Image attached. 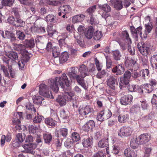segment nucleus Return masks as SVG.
<instances>
[{"instance_id": "f257e3e1", "label": "nucleus", "mask_w": 157, "mask_h": 157, "mask_svg": "<svg viewBox=\"0 0 157 157\" xmlns=\"http://www.w3.org/2000/svg\"><path fill=\"white\" fill-rule=\"evenodd\" d=\"M48 83L51 89L56 93H57L58 91L59 86L62 88L64 87L65 85L67 87L69 86V82L65 73H63L61 77H57L54 79L49 80Z\"/></svg>"}, {"instance_id": "f03ea898", "label": "nucleus", "mask_w": 157, "mask_h": 157, "mask_svg": "<svg viewBox=\"0 0 157 157\" xmlns=\"http://www.w3.org/2000/svg\"><path fill=\"white\" fill-rule=\"evenodd\" d=\"M79 71L80 74L73 77L76 80L79 85L85 90H87L88 87L85 82L84 78L86 76L89 75L88 68L84 64H82L79 66Z\"/></svg>"}, {"instance_id": "7ed1b4c3", "label": "nucleus", "mask_w": 157, "mask_h": 157, "mask_svg": "<svg viewBox=\"0 0 157 157\" xmlns=\"http://www.w3.org/2000/svg\"><path fill=\"white\" fill-rule=\"evenodd\" d=\"M78 30L79 33H75L74 37L78 44L82 47L84 46V44L83 42V37L81 35V34L84 33L85 30V28L84 26L80 25L79 26Z\"/></svg>"}, {"instance_id": "20e7f679", "label": "nucleus", "mask_w": 157, "mask_h": 157, "mask_svg": "<svg viewBox=\"0 0 157 157\" xmlns=\"http://www.w3.org/2000/svg\"><path fill=\"white\" fill-rule=\"evenodd\" d=\"M39 94L46 98L50 99H53L54 97L51 93L49 90L48 86L44 84H41L39 86Z\"/></svg>"}, {"instance_id": "39448f33", "label": "nucleus", "mask_w": 157, "mask_h": 157, "mask_svg": "<svg viewBox=\"0 0 157 157\" xmlns=\"http://www.w3.org/2000/svg\"><path fill=\"white\" fill-rule=\"evenodd\" d=\"M13 45L14 49L17 51H21V53L23 56V60H25L26 61H27V60L29 59V53L26 49H23V48H25L24 45L22 44L14 43H13Z\"/></svg>"}, {"instance_id": "423d86ee", "label": "nucleus", "mask_w": 157, "mask_h": 157, "mask_svg": "<svg viewBox=\"0 0 157 157\" xmlns=\"http://www.w3.org/2000/svg\"><path fill=\"white\" fill-rule=\"evenodd\" d=\"M16 117L13 118L12 121L13 124L15 125V128L17 130L20 132L22 129V126L21 124L20 120L23 119L22 112H19L16 114Z\"/></svg>"}, {"instance_id": "0eeeda50", "label": "nucleus", "mask_w": 157, "mask_h": 157, "mask_svg": "<svg viewBox=\"0 0 157 157\" xmlns=\"http://www.w3.org/2000/svg\"><path fill=\"white\" fill-rule=\"evenodd\" d=\"M131 76V73L128 71H126L124 74V77L120 78L119 84L121 89H122L124 85H126L128 84Z\"/></svg>"}, {"instance_id": "6e6552de", "label": "nucleus", "mask_w": 157, "mask_h": 157, "mask_svg": "<svg viewBox=\"0 0 157 157\" xmlns=\"http://www.w3.org/2000/svg\"><path fill=\"white\" fill-rule=\"evenodd\" d=\"M132 132V128L126 126L121 127L117 132L118 135L122 137L129 136L131 135Z\"/></svg>"}, {"instance_id": "1a4fd4ad", "label": "nucleus", "mask_w": 157, "mask_h": 157, "mask_svg": "<svg viewBox=\"0 0 157 157\" xmlns=\"http://www.w3.org/2000/svg\"><path fill=\"white\" fill-rule=\"evenodd\" d=\"M139 51L144 56H146L149 54L150 49L149 46L146 43H139L137 45Z\"/></svg>"}, {"instance_id": "9d476101", "label": "nucleus", "mask_w": 157, "mask_h": 157, "mask_svg": "<svg viewBox=\"0 0 157 157\" xmlns=\"http://www.w3.org/2000/svg\"><path fill=\"white\" fill-rule=\"evenodd\" d=\"M79 114L82 116L87 115L89 113L93 112V108L88 105H80L78 108Z\"/></svg>"}, {"instance_id": "9b49d317", "label": "nucleus", "mask_w": 157, "mask_h": 157, "mask_svg": "<svg viewBox=\"0 0 157 157\" xmlns=\"http://www.w3.org/2000/svg\"><path fill=\"white\" fill-rule=\"evenodd\" d=\"M123 34L125 38L128 43V52L131 55H133L134 54L135 50L133 48H132L131 46L130 45L132 44V41L129 37V34L126 31L123 32Z\"/></svg>"}, {"instance_id": "f8f14e48", "label": "nucleus", "mask_w": 157, "mask_h": 157, "mask_svg": "<svg viewBox=\"0 0 157 157\" xmlns=\"http://www.w3.org/2000/svg\"><path fill=\"white\" fill-rule=\"evenodd\" d=\"M150 84H144L141 86L138 92L140 94L147 93L151 92L154 89Z\"/></svg>"}, {"instance_id": "ddd939ff", "label": "nucleus", "mask_w": 157, "mask_h": 157, "mask_svg": "<svg viewBox=\"0 0 157 157\" xmlns=\"http://www.w3.org/2000/svg\"><path fill=\"white\" fill-rule=\"evenodd\" d=\"M124 67L121 64H118L113 67L112 70L113 73L117 75L122 74L124 71Z\"/></svg>"}, {"instance_id": "4468645a", "label": "nucleus", "mask_w": 157, "mask_h": 157, "mask_svg": "<svg viewBox=\"0 0 157 157\" xmlns=\"http://www.w3.org/2000/svg\"><path fill=\"white\" fill-rule=\"evenodd\" d=\"M30 110L32 113H34L35 117L33 120L34 122L37 123H40L44 119V117L40 115L37 113H36V109L33 106H30Z\"/></svg>"}, {"instance_id": "2eb2a0df", "label": "nucleus", "mask_w": 157, "mask_h": 157, "mask_svg": "<svg viewBox=\"0 0 157 157\" xmlns=\"http://www.w3.org/2000/svg\"><path fill=\"white\" fill-rule=\"evenodd\" d=\"M95 126L94 121L93 120H90L82 126V129L85 132H88L91 131Z\"/></svg>"}, {"instance_id": "dca6fc26", "label": "nucleus", "mask_w": 157, "mask_h": 157, "mask_svg": "<svg viewBox=\"0 0 157 157\" xmlns=\"http://www.w3.org/2000/svg\"><path fill=\"white\" fill-rule=\"evenodd\" d=\"M132 100V96L131 95H127L122 97L120 99L121 105H129Z\"/></svg>"}, {"instance_id": "f3484780", "label": "nucleus", "mask_w": 157, "mask_h": 157, "mask_svg": "<svg viewBox=\"0 0 157 157\" xmlns=\"http://www.w3.org/2000/svg\"><path fill=\"white\" fill-rule=\"evenodd\" d=\"M138 139L140 144H142L149 141L150 136L147 134H143L140 136Z\"/></svg>"}, {"instance_id": "a211bd4d", "label": "nucleus", "mask_w": 157, "mask_h": 157, "mask_svg": "<svg viewBox=\"0 0 157 157\" xmlns=\"http://www.w3.org/2000/svg\"><path fill=\"white\" fill-rule=\"evenodd\" d=\"M107 84L111 89H115L116 86L118 85L117 79L113 77H111L108 80Z\"/></svg>"}, {"instance_id": "6ab92c4d", "label": "nucleus", "mask_w": 157, "mask_h": 157, "mask_svg": "<svg viewBox=\"0 0 157 157\" xmlns=\"http://www.w3.org/2000/svg\"><path fill=\"white\" fill-rule=\"evenodd\" d=\"M144 26L145 30L143 34V37L144 38H146L147 36V35L150 33L151 31L153 26L152 23L145 24Z\"/></svg>"}, {"instance_id": "aec40b11", "label": "nucleus", "mask_w": 157, "mask_h": 157, "mask_svg": "<svg viewBox=\"0 0 157 157\" xmlns=\"http://www.w3.org/2000/svg\"><path fill=\"white\" fill-rule=\"evenodd\" d=\"M124 154L126 157H136L137 155L134 149H131L130 148L126 149L124 151Z\"/></svg>"}, {"instance_id": "412c9836", "label": "nucleus", "mask_w": 157, "mask_h": 157, "mask_svg": "<svg viewBox=\"0 0 157 157\" xmlns=\"http://www.w3.org/2000/svg\"><path fill=\"white\" fill-rule=\"evenodd\" d=\"M112 5L116 10H120L123 7L122 2L121 0H113Z\"/></svg>"}, {"instance_id": "4be33fe9", "label": "nucleus", "mask_w": 157, "mask_h": 157, "mask_svg": "<svg viewBox=\"0 0 157 157\" xmlns=\"http://www.w3.org/2000/svg\"><path fill=\"white\" fill-rule=\"evenodd\" d=\"M94 32V29L93 27L92 26H90L85 34L86 37L88 39H91L93 36Z\"/></svg>"}, {"instance_id": "5701e85b", "label": "nucleus", "mask_w": 157, "mask_h": 157, "mask_svg": "<svg viewBox=\"0 0 157 157\" xmlns=\"http://www.w3.org/2000/svg\"><path fill=\"white\" fill-rule=\"evenodd\" d=\"M82 143L84 147H88L92 146L93 142L92 139L89 137L87 139H83L82 140Z\"/></svg>"}, {"instance_id": "b1692460", "label": "nucleus", "mask_w": 157, "mask_h": 157, "mask_svg": "<svg viewBox=\"0 0 157 157\" xmlns=\"http://www.w3.org/2000/svg\"><path fill=\"white\" fill-rule=\"evenodd\" d=\"M139 144H140L138 139L137 137H134L130 141V145L131 147L133 149L137 148Z\"/></svg>"}, {"instance_id": "393cba45", "label": "nucleus", "mask_w": 157, "mask_h": 157, "mask_svg": "<svg viewBox=\"0 0 157 157\" xmlns=\"http://www.w3.org/2000/svg\"><path fill=\"white\" fill-rule=\"evenodd\" d=\"M63 94V97H64L66 101H71L74 95V93L71 91L64 92Z\"/></svg>"}, {"instance_id": "a878e982", "label": "nucleus", "mask_w": 157, "mask_h": 157, "mask_svg": "<svg viewBox=\"0 0 157 157\" xmlns=\"http://www.w3.org/2000/svg\"><path fill=\"white\" fill-rule=\"evenodd\" d=\"M69 58L68 53L66 52H63L61 55L59 57V61L60 63H63L67 61Z\"/></svg>"}, {"instance_id": "bb28decb", "label": "nucleus", "mask_w": 157, "mask_h": 157, "mask_svg": "<svg viewBox=\"0 0 157 157\" xmlns=\"http://www.w3.org/2000/svg\"><path fill=\"white\" fill-rule=\"evenodd\" d=\"M56 101L58 102L61 106H63L66 105V101L63 97V96L59 95L56 99Z\"/></svg>"}, {"instance_id": "cd10ccee", "label": "nucleus", "mask_w": 157, "mask_h": 157, "mask_svg": "<svg viewBox=\"0 0 157 157\" xmlns=\"http://www.w3.org/2000/svg\"><path fill=\"white\" fill-rule=\"evenodd\" d=\"M32 100L34 104L37 105L41 104L42 101L44 99L42 97L39 95H34L32 98Z\"/></svg>"}, {"instance_id": "c85d7f7f", "label": "nucleus", "mask_w": 157, "mask_h": 157, "mask_svg": "<svg viewBox=\"0 0 157 157\" xmlns=\"http://www.w3.org/2000/svg\"><path fill=\"white\" fill-rule=\"evenodd\" d=\"M113 56L114 59L117 61L120 60L121 56L120 51L118 50L112 51Z\"/></svg>"}, {"instance_id": "c756f323", "label": "nucleus", "mask_w": 157, "mask_h": 157, "mask_svg": "<svg viewBox=\"0 0 157 157\" xmlns=\"http://www.w3.org/2000/svg\"><path fill=\"white\" fill-rule=\"evenodd\" d=\"M59 9L60 11L62 12L63 13H66L69 12L71 11V8L69 5H64L60 6Z\"/></svg>"}, {"instance_id": "7c9ffc66", "label": "nucleus", "mask_w": 157, "mask_h": 157, "mask_svg": "<svg viewBox=\"0 0 157 157\" xmlns=\"http://www.w3.org/2000/svg\"><path fill=\"white\" fill-rule=\"evenodd\" d=\"M108 139H102L100 140L98 143V145L100 147H105L109 145L108 140Z\"/></svg>"}, {"instance_id": "2f4dec72", "label": "nucleus", "mask_w": 157, "mask_h": 157, "mask_svg": "<svg viewBox=\"0 0 157 157\" xmlns=\"http://www.w3.org/2000/svg\"><path fill=\"white\" fill-rule=\"evenodd\" d=\"M98 6L100 9L105 12V13L109 12L111 10V7L107 4L103 5H98Z\"/></svg>"}, {"instance_id": "473e14b6", "label": "nucleus", "mask_w": 157, "mask_h": 157, "mask_svg": "<svg viewBox=\"0 0 157 157\" xmlns=\"http://www.w3.org/2000/svg\"><path fill=\"white\" fill-rule=\"evenodd\" d=\"M125 64L126 66L129 65L131 63H132L133 65H135L136 64V60L132 58L126 57H125Z\"/></svg>"}, {"instance_id": "72a5a7b5", "label": "nucleus", "mask_w": 157, "mask_h": 157, "mask_svg": "<svg viewBox=\"0 0 157 157\" xmlns=\"http://www.w3.org/2000/svg\"><path fill=\"white\" fill-rule=\"evenodd\" d=\"M101 112H102V115L104 120H106L112 116V113L109 109L102 111H101Z\"/></svg>"}, {"instance_id": "f704fd0d", "label": "nucleus", "mask_w": 157, "mask_h": 157, "mask_svg": "<svg viewBox=\"0 0 157 157\" xmlns=\"http://www.w3.org/2000/svg\"><path fill=\"white\" fill-rule=\"evenodd\" d=\"M45 20L48 22L53 23L56 22V20L55 19V16L52 14L47 15L45 18Z\"/></svg>"}, {"instance_id": "c9c22d12", "label": "nucleus", "mask_w": 157, "mask_h": 157, "mask_svg": "<svg viewBox=\"0 0 157 157\" xmlns=\"http://www.w3.org/2000/svg\"><path fill=\"white\" fill-rule=\"evenodd\" d=\"M128 115L127 114L121 115L118 117V120L120 122L124 123L126 122L128 118Z\"/></svg>"}, {"instance_id": "e433bc0d", "label": "nucleus", "mask_w": 157, "mask_h": 157, "mask_svg": "<svg viewBox=\"0 0 157 157\" xmlns=\"http://www.w3.org/2000/svg\"><path fill=\"white\" fill-rule=\"evenodd\" d=\"M43 137L45 142L47 144L50 143L52 139V136L49 133L44 134Z\"/></svg>"}, {"instance_id": "4c0bfd02", "label": "nucleus", "mask_w": 157, "mask_h": 157, "mask_svg": "<svg viewBox=\"0 0 157 157\" xmlns=\"http://www.w3.org/2000/svg\"><path fill=\"white\" fill-rule=\"evenodd\" d=\"M45 122L48 125L53 127L56 125V121L52 118H49L45 119Z\"/></svg>"}, {"instance_id": "58836bf2", "label": "nucleus", "mask_w": 157, "mask_h": 157, "mask_svg": "<svg viewBox=\"0 0 157 157\" xmlns=\"http://www.w3.org/2000/svg\"><path fill=\"white\" fill-rule=\"evenodd\" d=\"M103 36L102 32L101 31H97L94 33V38L97 40H99Z\"/></svg>"}, {"instance_id": "ea45409f", "label": "nucleus", "mask_w": 157, "mask_h": 157, "mask_svg": "<svg viewBox=\"0 0 157 157\" xmlns=\"http://www.w3.org/2000/svg\"><path fill=\"white\" fill-rule=\"evenodd\" d=\"M26 143H28L27 144H25L23 147L25 149L24 151L27 153H29V136H28V138H27L25 140Z\"/></svg>"}, {"instance_id": "a19ab883", "label": "nucleus", "mask_w": 157, "mask_h": 157, "mask_svg": "<svg viewBox=\"0 0 157 157\" xmlns=\"http://www.w3.org/2000/svg\"><path fill=\"white\" fill-rule=\"evenodd\" d=\"M140 74L142 77L145 79L149 77V72L148 69H146L141 70L140 72Z\"/></svg>"}, {"instance_id": "79ce46f5", "label": "nucleus", "mask_w": 157, "mask_h": 157, "mask_svg": "<svg viewBox=\"0 0 157 157\" xmlns=\"http://www.w3.org/2000/svg\"><path fill=\"white\" fill-rule=\"evenodd\" d=\"M150 62L151 64H154V67L157 69V54L152 56L151 58Z\"/></svg>"}, {"instance_id": "37998d69", "label": "nucleus", "mask_w": 157, "mask_h": 157, "mask_svg": "<svg viewBox=\"0 0 157 157\" xmlns=\"http://www.w3.org/2000/svg\"><path fill=\"white\" fill-rule=\"evenodd\" d=\"M71 138L73 141L77 142L80 140V137L78 133L74 132L72 134Z\"/></svg>"}, {"instance_id": "c03bdc74", "label": "nucleus", "mask_w": 157, "mask_h": 157, "mask_svg": "<svg viewBox=\"0 0 157 157\" xmlns=\"http://www.w3.org/2000/svg\"><path fill=\"white\" fill-rule=\"evenodd\" d=\"M8 57L13 60L17 59L18 56L17 54L15 52H11L9 54Z\"/></svg>"}, {"instance_id": "a18cd8bd", "label": "nucleus", "mask_w": 157, "mask_h": 157, "mask_svg": "<svg viewBox=\"0 0 157 157\" xmlns=\"http://www.w3.org/2000/svg\"><path fill=\"white\" fill-rule=\"evenodd\" d=\"M14 0H3V4L5 6H11L14 2Z\"/></svg>"}, {"instance_id": "49530a36", "label": "nucleus", "mask_w": 157, "mask_h": 157, "mask_svg": "<svg viewBox=\"0 0 157 157\" xmlns=\"http://www.w3.org/2000/svg\"><path fill=\"white\" fill-rule=\"evenodd\" d=\"M73 144V143L71 140L70 139H67L64 143V145L67 148H70L71 147Z\"/></svg>"}, {"instance_id": "de8ad7c7", "label": "nucleus", "mask_w": 157, "mask_h": 157, "mask_svg": "<svg viewBox=\"0 0 157 157\" xmlns=\"http://www.w3.org/2000/svg\"><path fill=\"white\" fill-rule=\"evenodd\" d=\"M12 12L14 14L16 18H20V9L17 8H13L12 9Z\"/></svg>"}, {"instance_id": "09e8293b", "label": "nucleus", "mask_w": 157, "mask_h": 157, "mask_svg": "<svg viewBox=\"0 0 157 157\" xmlns=\"http://www.w3.org/2000/svg\"><path fill=\"white\" fill-rule=\"evenodd\" d=\"M128 90L131 92H136L137 91L136 86L134 85H129L128 86Z\"/></svg>"}, {"instance_id": "8fccbe9b", "label": "nucleus", "mask_w": 157, "mask_h": 157, "mask_svg": "<svg viewBox=\"0 0 157 157\" xmlns=\"http://www.w3.org/2000/svg\"><path fill=\"white\" fill-rule=\"evenodd\" d=\"M106 59V67L107 68H110L111 67L112 61L110 58L108 56L105 57Z\"/></svg>"}, {"instance_id": "3c124183", "label": "nucleus", "mask_w": 157, "mask_h": 157, "mask_svg": "<svg viewBox=\"0 0 157 157\" xmlns=\"http://www.w3.org/2000/svg\"><path fill=\"white\" fill-rule=\"evenodd\" d=\"M24 139V137L22 136L21 133H18L17 135L16 139V141L21 143L23 141Z\"/></svg>"}, {"instance_id": "603ef678", "label": "nucleus", "mask_w": 157, "mask_h": 157, "mask_svg": "<svg viewBox=\"0 0 157 157\" xmlns=\"http://www.w3.org/2000/svg\"><path fill=\"white\" fill-rule=\"evenodd\" d=\"M95 62L97 70L99 71H101L102 67V63H100L97 58L95 59Z\"/></svg>"}, {"instance_id": "864d4df0", "label": "nucleus", "mask_w": 157, "mask_h": 157, "mask_svg": "<svg viewBox=\"0 0 157 157\" xmlns=\"http://www.w3.org/2000/svg\"><path fill=\"white\" fill-rule=\"evenodd\" d=\"M16 35L18 36V38L21 40H23L24 39L25 35L20 30H17Z\"/></svg>"}, {"instance_id": "5fc2aeb1", "label": "nucleus", "mask_w": 157, "mask_h": 157, "mask_svg": "<svg viewBox=\"0 0 157 157\" xmlns=\"http://www.w3.org/2000/svg\"><path fill=\"white\" fill-rule=\"evenodd\" d=\"M96 8L95 5L91 6L87 9V12L88 13L89 15H92L95 11Z\"/></svg>"}, {"instance_id": "6e6d98bb", "label": "nucleus", "mask_w": 157, "mask_h": 157, "mask_svg": "<svg viewBox=\"0 0 157 157\" xmlns=\"http://www.w3.org/2000/svg\"><path fill=\"white\" fill-rule=\"evenodd\" d=\"M57 50V48L56 47H53L52 49V54L55 58L57 57L59 54V52H58Z\"/></svg>"}, {"instance_id": "4d7b16f0", "label": "nucleus", "mask_w": 157, "mask_h": 157, "mask_svg": "<svg viewBox=\"0 0 157 157\" xmlns=\"http://www.w3.org/2000/svg\"><path fill=\"white\" fill-rule=\"evenodd\" d=\"M38 130V128L35 126L32 125L30 127V133L33 134H35V135L36 136V133Z\"/></svg>"}, {"instance_id": "13d9d810", "label": "nucleus", "mask_w": 157, "mask_h": 157, "mask_svg": "<svg viewBox=\"0 0 157 157\" xmlns=\"http://www.w3.org/2000/svg\"><path fill=\"white\" fill-rule=\"evenodd\" d=\"M152 148L151 147L146 148L145 149L144 155V157H150Z\"/></svg>"}, {"instance_id": "bf43d9fd", "label": "nucleus", "mask_w": 157, "mask_h": 157, "mask_svg": "<svg viewBox=\"0 0 157 157\" xmlns=\"http://www.w3.org/2000/svg\"><path fill=\"white\" fill-rule=\"evenodd\" d=\"M52 27L51 26H48V27L47 31L48 34L50 36L52 35L55 32V30L53 29Z\"/></svg>"}, {"instance_id": "052dcab7", "label": "nucleus", "mask_w": 157, "mask_h": 157, "mask_svg": "<svg viewBox=\"0 0 157 157\" xmlns=\"http://www.w3.org/2000/svg\"><path fill=\"white\" fill-rule=\"evenodd\" d=\"M112 153L115 154L118 153L120 150L119 147L117 145H114L112 146Z\"/></svg>"}, {"instance_id": "680f3d73", "label": "nucleus", "mask_w": 157, "mask_h": 157, "mask_svg": "<svg viewBox=\"0 0 157 157\" xmlns=\"http://www.w3.org/2000/svg\"><path fill=\"white\" fill-rule=\"evenodd\" d=\"M48 4L50 5L54 6H57L60 3V2L58 1H51L50 0H48L47 1Z\"/></svg>"}, {"instance_id": "e2e57ef3", "label": "nucleus", "mask_w": 157, "mask_h": 157, "mask_svg": "<svg viewBox=\"0 0 157 157\" xmlns=\"http://www.w3.org/2000/svg\"><path fill=\"white\" fill-rule=\"evenodd\" d=\"M29 59L27 60V61H26L25 60H23V58L22 59H21V61H19L18 63V65L20 68L22 69L25 66V63L27 62Z\"/></svg>"}, {"instance_id": "0e129e2a", "label": "nucleus", "mask_w": 157, "mask_h": 157, "mask_svg": "<svg viewBox=\"0 0 157 157\" xmlns=\"http://www.w3.org/2000/svg\"><path fill=\"white\" fill-rule=\"evenodd\" d=\"M60 115L61 117L63 119H66L67 116L66 111L64 109L60 110Z\"/></svg>"}, {"instance_id": "69168bd1", "label": "nucleus", "mask_w": 157, "mask_h": 157, "mask_svg": "<svg viewBox=\"0 0 157 157\" xmlns=\"http://www.w3.org/2000/svg\"><path fill=\"white\" fill-rule=\"evenodd\" d=\"M36 32L40 33H44L45 32V28L43 27L35 28Z\"/></svg>"}, {"instance_id": "338daca9", "label": "nucleus", "mask_w": 157, "mask_h": 157, "mask_svg": "<svg viewBox=\"0 0 157 157\" xmlns=\"http://www.w3.org/2000/svg\"><path fill=\"white\" fill-rule=\"evenodd\" d=\"M60 133L63 136L65 137L67 134V130L66 128H62L60 130Z\"/></svg>"}, {"instance_id": "774afa93", "label": "nucleus", "mask_w": 157, "mask_h": 157, "mask_svg": "<svg viewBox=\"0 0 157 157\" xmlns=\"http://www.w3.org/2000/svg\"><path fill=\"white\" fill-rule=\"evenodd\" d=\"M1 69L3 71L6 76L8 77L9 76V74L8 72L7 68L5 66L2 65L1 66Z\"/></svg>"}]
</instances>
